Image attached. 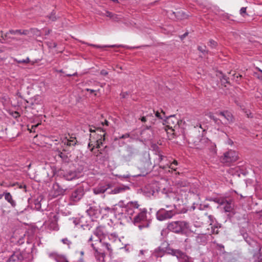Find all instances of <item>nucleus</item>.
Segmentation results:
<instances>
[{
  "label": "nucleus",
  "mask_w": 262,
  "mask_h": 262,
  "mask_svg": "<svg viewBox=\"0 0 262 262\" xmlns=\"http://www.w3.org/2000/svg\"><path fill=\"white\" fill-rule=\"evenodd\" d=\"M129 188L126 186H120L116 187L114 189L112 190L109 193L110 194H117L124 192L127 190H128Z\"/></svg>",
  "instance_id": "obj_21"
},
{
  "label": "nucleus",
  "mask_w": 262,
  "mask_h": 262,
  "mask_svg": "<svg viewBox=\"0 0 262 262\" xmlns=\"http://www.w3.org/2000/svg\"><path fill=\"white\" fill-rule=\"evenodd\" d=\"M218 203L221 205H224V209L225 212H230L232 210V205L231 204V202H229L226 200H222L221 201H219Z\"/></svg>",
  "instance_id": "obj_20"
},
{
  "label": "nucleus",
  "mask_w": 262,
  "mask_h": 262,
  "mask_svg": "<svg viewBox=\"0 0 262 262\" xmlns=\"http://www.w3.org/2000/svg\"><path fill=\"white\" fill-rule=\"evenodd\" d=\"M141 135L144 140H149L152 139L154 137V131L151 126H145L141 132Z\"/></svg>",
  "instance_id": "obj_10"
},
{
  "label": "nucleus",
  "mask_w": 262,
  "mask_h": 262,
  "mask_svg": "<svg viewBox=\"0 0 262 262\" xmlns=\"http://www.w3.org/2000/svg\"><path fill=\"white\" fill-rule=\"evenodd\" d=\"M245 113L246 114V115L248 118L252 117V116H251V113L250 112V111H246Z\"/></svg>",
  "instance_id": "obj_53"
},
{
  "label": "nucleus",
  "mask_w": 262,
  "mask_h": 262,
  "mask_svg": "<svg viewBox=\"0 0 262 262\" xmlns=\"http://www.w3.org/2000/svg\"><path fill=\"white\" fill-rule=\"evenodd\" d=\"M5 199L9 202L13 207L16 206V203L13 200L12 196L10 192H4Z\"/></svg>",
  "instance_id": "obj_23"
},
{
  "label": "nucleus",
  "mask_w": 262,
  "mask_h": 262,
  "mask_svg": "<svg viewBox=\"0 0 262 262\" xmlns=\"http://www.w3.org/2000/svg\"><path fill=\"white\" fill-rule=\"evenodd\" d=\"M94 235L97 237V239H95V242L98 243H101L102 239L101 236L103 235V230L101 227H98L94 232Z\"/></svg>",
  "instance_id": "obj_18"
},
{
  "label": "nucleus",
  "mask_w": 262,
  "mask_h": 262,
  "mask_svg": "<svg viewBox=\"0 0 262 262\" xmlns=\"http://www.w3.org/2000/svg\"><path fill=\"white\" fill-rule=\"evenodd\" d=\"M93 241V237L92 236H91V237L89 239L88 242H90Z\"/></svg>",
  "instance_id": "obj_64"
},
{
  "label": "nucleus",
  "mask_w": 262,
  "mask_h": 262,
  "mask_svg": "<svg viewBox=\"0 0 262 262\" xmlns=\"http://www.w3.org/2000/svg\"><path fill=\"white\" fill-rule=\"evenodd\" d=\"M96 244H97L96 243H95V244L92 243L91 244V246L93 248V249L95 250V253L97 254H99L101 256V257L103 259L104 257L105 256L104 250V249L99 248L98 247H96L95 246V245H96Z\"/></svg>",
  "instance_id": "obj_24"
},
{
  "label": "nucleus",
  "mask_w": 262,
  "mask_h": 262,
  "mask_svg": "<svg viewBox=\"0 0 262 262\" xmlns=\"http://www.w3.org/2000/svg\"><path fill=\"white\" fill-rule=\"evenodd\" d=\"M238 159L237 154L234 150H229L224 154L223 161L224 162L230 163L236 161Z\"/></svg>",
  "instance_id": "obj_9"
},
{
  "label": "nucleus",
  "mask_w": 262,
  "mask_h": 262,
  "mask_svg": "<svg viewBox=\"0 0 262 262\" xmlns=\"http://www.w3.org/2000/svg\"><path fill=\"white\" fill-rule=\"evenodd\" d=\"M101 153V152L99 150H98L97 152H95L94 154L95 155V156H98L99 154Z\"/></svg>",
  "instance_id": "obj_58"
},
{
  "label": "nucleus",
  "mask_w": 262,
  "mask_h": 262,
  "mask_svg": "<svg viewBox=\"0 0 262 262\" xmlns=\"http://www.w3.org/2000/svg\"><path fill=\"white\" fill-rule=\"evenodd\" d=\"M129 137V135L128 134H125L124 135H123L122 136L120 137V139H124L127 138Z\"/></svg>",
  "instance_id": "obj_51"
},
{
  "label": "nucleus",
  "mask_w": 262,
  "mask_h": 262,
  "mask_svg": "<svg viewBox=\"0 0 262 262\" xmlns=\"http://www.w3.org/2000/svg\"><path fill=\"white\" fill-rule=\"evenodd\" d=\"M167 254L177 257V259H188L186 254L179 249H174L169 247L167 244Z\"/></svg>",
  "instance_id": "obj_8"
},
{
  "label": "nucleus",
  "mask_w": 262,
  "mask_h": 262,
  "mask_svg": "<svg viewBox=\"0 0 262 262\" xmlns=\"http://www.w3.org/2000/svg\"><path fill=\"white\" fill-rule=\"evenodd\" d=\"M209 117L211 119H212L214 122L215 123L219 125L221 123H222V120L215 117L212 114L210 113L209 115Z\"/></svg>",
  "instance_id": "obj_29"
},
{
  "label": "nucleus",
  "mask_w": 262,
  "mask_h": 262,
  "mask_svg": "<svg viewBox=\"0 0 262 262\" xmlns=\"http://www.w3.org/2000/svg\"><path fill=\"white\" fill-rule=\"evenodd\" d=\"M167 228L172 232L183 234L189 228V224L186 221L171 222L167 224Z\"/></svg>",
  "instance_id": "obj_3"
},
{
  "label": "nucleus",
  "mask_w": 262,
  "mask_h": 262,
  "mask_svg": "<svg viewBox=\"0 0 262 262\" xmlns=\"http://www.w3.org/2000/svg\"><path fill=\"white\" fill-rule=\"evenodd\" d=\"M162 115L160 113H159V112H156V113H155V116L158 118L159 119H164L166 117L165 116V113L163 112V111H162Z\"/></svg>",
  "instance_id": "obj_34"
},
{
  "label": "nucleus",
  "mask_w": 262,
  "mask_h": 262,
  "mask_svg": "<svg viewBox=\"0 0 262 262\" xmlns=\"http://www.w3.org/2000/svg\"><path fill=\"white\" fill-rule=\"evenodd\" d=\"M165 254H167V244L163 243L160 246L155 249L153 253L154 255L158 257H162Z\"/></svg>",
  "instance_id": "obj_12"
},
{
  "label": "nucleus",
  "mask_w": 262,
  "mask_h": 262,
  "mask_svg": "<svg viewBox=\"0 0 262 262\" xmlns=\"http://www.w3.org/2000/svg\"><path fill=\"white\" fill-rule=\"evenodd\" d=\"M61 242L63 244L67 245L69 248H70V246L72 245V242L68 238H64L62 239Z\"/></svg>",
  "instance_id": "obj_32"
},
{
  "label": "nucleus",
  "mask_w": 262,
  "mask_h": 262,
  "mask_svg": "<svg viewBox=\"0 0 262 262\" xmlns=\"http://www.w3.org/2000/svg\"><path fill=\"white\" fill-rule=\"evenodd\" d=\"M148 226V224L146 223V225H139L138 227L140 229H142L143 228L147 227Z\"/></svg>",
  "instance_id": "obj_50"
},
{
  "label": "nucleus",
  "mask_w": 262,
  "mask_h": 262,
  "mask_svg": "<svg viewBox=\"0 0 262 262\" xmlns=\"http://www.w3.org/2000/svg\"><path fill=\"white\" fill-rule=\"evenodd\" d=\"M41 199L37 198L34 200V208L37 210H40L41 209Z\"/></svg>",
  "instance_id": "obj_28"
},
{
  "label": "nucleus",
  "mask_w": 262,
  "mask_h": 262,
  "mask_svg": "<svg viewBox=\"0 0 262 262\" xmlns=\"http://www.w3.org/2000/svg\"><path fill=\"white\" fill-rule=\"evenodd\" d=\"M245 241L254 249L253 251L254 253L259 252V253L262 252V247L254 240L252 239L251 237H249L248 238L246 239Z\"/></svg>",
  "instance_id": "obj_14"
},
{
  "label": "nucleus",
  "mask_w": 262,
  "mask_h": 262,
  "mask_svg": "<svg viewBox=\"0 0 262 262\" xmlns=\"http://www.w3.org/2000/svg\"><path fill=\"white\" fill-rule=\"evenodd\" d=\"M246 7H242L240 10V14L243 17H245L246 15H248L246 12Z\"/></svg>",
  "instance_id": "obj_40"
},
{
  "label": "nucleus",
  "mask_w": 262,
  "mask_h": 262,
  "mask_svg": "<svg viewBox=\"0 0 262 262\" xmlns=\"http://www.w3.org/2000/svg\"><path fill=\"white\" fill-rule=\"evenodd\" d=\"M168 200H169V198L167 195H166L165 198L164 200H163L161 202L162 205L165 207V208L166 205L171 204V203H169L168 202Z\"/></svg>",
  "instance_id": "obj_35"
},
{
  "label": "nucleus",
  "mask_w": 262,
  "mask_h": 262,
  "mask_svg": "<svg viewBox=\"0 0 262 262\" xmlns=\"http://www.w3.org/2000/svg\"><path fill=\"white\" fill-rule=\"evenodd\" d=\"M224 15L225 18H226V19H229V15L228 14H225Z\"/></svg>",
  "instance_id": "obj_61"
},
{
  "label": "nucleus",
  "mask_w": 262,
  "mask_h": 262,
  "mask_svg": "<svg viewBox=\"0 0 262 262\" xmlns=\"http://www.w3.org/2000/svg\"><path fill=\"white\" fill-rule=\"evenodd\" d=\"M76 137L71 136L70 137V139H67L64 143L67 144L68 146H74L76 144Z\"/></svg>",
  "instance_id": "obj_26"
},
{
  "label": "nucleus",
  "mask_w": 262,
  "mask_h": 262,
  "mask_svg": "<svg viewBox=\"0 0 262 262\" xmlns=\"http://www.w3.org/2000/svg\"><path fill=\"white\" fill-rule=\"evenodd\" d=\"M147 210L145 208L140 209V211L134 218V224L139 223L144 221L146 218Z\"/></svg>",
  "instance_id": "obj_13"
},
{
  "label": "nucleus",
  "mask_w": 262,
  "mask_h": 262,
  "mask_svg": "<svg viewBox=\"0 0 262 262\" xmlns=\"http://www.w3.org/2000/svg\"><path fill=\"white\" fill-rule=\"evenodd\" d=\"M123 204V201H121L118 204V207L115 209V214L116 216L118 217L119 219L123 218H127L129 217L131 218V216L135 212V209H137L140 207V204L138 201H130L126 204L122 206Z\"/></svg>",
  "instance_id": "obj_1"
},
{
  "label": "nucleus",
  "mask_w": 262,
  "mask_h": 262,
  "mask_svg": "<svg viewBox=\"0 0 262 262\" xmlns=\"http://www.w3.org/2000/svg\"><path fill=\"white\" fill-rule=\"evenodd\" d=\"M105 15L107 17L112 18L114 16V15L112 12L106 11L105 13Z\"/></svg>",
  "instance_id": "obj_47"
},
{
  "label": "nucleus",
  "mask_w": 262,
  "mask_h": 262,
  "mask_svg": "<svg viewBox=\"0 0 262 262\" xmlns=\"http://www.w3.org/2000/svg\"><path fill=\"white\" fill-rule=\"evenodd\" d=\"M112 187V185L110 183L106 184H99L95 188H93V192L95 194H102L106 192L108 189Z\"/></svg>",
  "instance_id": "obj_11"
},
{
  "label": "nucleus",
  "mask_w": 262,
  "mask_h": 262,
  "mask_svg": "<svg viewBox=\"0 0 262 262\" xmlns=\"http://www.w3.org/2000/svg\"><path fill=\"white\" fill-rule=\"evenodd\" d=\"M216 114L221 116L225 119V120H226V121L225 122V124L227 123L228 122L229 123L233 121V116L228 111L220 112L219 113H216Z\"/></svg>",
  "instance_id": "obj_16"
},
{
  "label": "nucleus",
  "mask_w": 262,
  "mask_h": 262,
  "mask_svg": "<svg viewBox=\"0 0 262 262\" xmlns=\"http://www.w3.org/2000/svg\"><path fill=\"white\" fill-rule=\"evenodd\" d=\"M171 164H172V165H178V162L176 160H174Z\"/></svg>",
  "instance_id": "obj_63"
},
{
  "label": "nucleus",
  "mask_w": 262,
  "mask_h": 262,
  "mask_svg": "<svg viewBox=\"0 0 262 262\" xmlns=\"http://www.w3.org/2000/svg\"><path fill=\"white\" fill-rule=\"evenodd\" d=\"M166 262H174V260L173 258L170 257H167L166 259Z\"/></svg>",
  "instance_id": "obj_55"
},
{
  "label": "nucleus",
  "mask_w": 262,
  "mask_h": 262,
  "mask_svg": "<svg viewBox=\"0 0 262 262\" xmlns=\"http://www.w3.org/2000/svg\"><path fill=\"white\" fill-rule=\"evenodd\" d=\"M196 242L201 244H205L207 239L206 236L204 234L199 235L196 237Z\"/></svg>",
  "instance_id": "obj_25"
},
{
  "label": "nucleus",
  "mask_w": 262,
  "mask_h": 262,
  "mask_svg": "<svg viewBox=\"0 0 262 262\" xmlns=\"http://www.w3.org/2000/svg\"><path fill=\"white\" fill-rule=\"evenodd\" d=\"M63 177L68 181H72L78 178V173L75 171H70L63 175Z\"/></svg>",
  "instance_id": "obj_17"
},
{
  "label": "nucleus",
  "mask_w": 262,
  "mask_h": 262,
  "mask_svg": "<svg viewBox=\"0 0 262 262\" xmlns=\"http://www.w3.org/2000/svg\"><path fill=\"white\" fill-rule=\"evenodd\" d=\"M86 44L88 46L94 47L97 48H104V47H114L115 46V45L101 46L94 45V44H91V43H86Z\"/></svg>",
  "instance_id": "obj_36"
},
{
  "label": "nucleus",
  "mask_w": 262,
  "mask_h": 262,
  "mask_svg": "<svg viewBox=\"0 0 262 262\" xmlns=\"http://www.w3.org/2000/svg\"><path fill=\"white\" fill-rule=\"evenodd\" d=\"M152 116V114H148L145 116H143L140 118L141 121L142 122H145L148 119V118Z\"/></svg>",
  "instance_id": "obj_41"
},
{
  "label": "nucleus",
  "mask_w": 262,
  "mask_h": 262,
  "mask_svg": "<svg viewBox=\"0 0 262 262\" xmlns=\"http://www.w3.org/2000/svg\"><path fill=\"white\" fill-rule=\"evenodd\" d=\"M231 76L232 77V79L235 80L236 82L239 83L240 81V79L242 77V76L239 74L234 73Z\"/></svg>",
  "instance_id": "obj_30"
},
{
  "label": "nucleus",
  "mask_w": 262,
  "mask_h": 262,
  "mask_svg": "<svg viewBox=\"0 0 262 262\" xmlns=\"http://www.w3.org/2000/svg\"><path fill=\"white\" fill-rule=\"evenodd\" d=\"M84 194L85 191L83 187H78L72 191L69 200L72 204H75L82 199Z\"/></svg>",
  "instance_id": "obj_5"
},
{
  "label": "nucleus",
  "mask_w": 262,
  "mask_h": 262,
  "mask_svg": "<svg viewBox=\"0 0 262 262\" xmlns=\"http://www.w3.org/2000/svg\"><path fill=\"white\" fill-rule=\"evenodd\" d=\"M102 125H106V126L108 125V122L107 120H105L104 122L102 123Z\"/></svg>",
  "instance_id": "obj_57"
},
{
  "label": "nucleus",
  "mask_w": 262,
  "mask_h": 262,
  "mask_svg": "<svg viewBox=\"0 0 262 262\" xmlns=\"http://www.w3.org/2000/svg\"><path fill=\"white\" fill-rule=\"evenodd\" d=\"M16 61L17 63H26L29 62L30 59L28 57H27L26 59L18 60H16Z\"/></svg>",
  "instance_id": "obj_43"
},
{
  "label": "nucleus",
  "mask_w": 262,
  "mask_h": 262,
  "mask_svg": "<svg viewBox=\"0 0 262 262\" xmlns=\"http://www.w3.org/2000/svg\"><path fill=\"white\" fill-rule=\"evenodd\" d=\"M208 218L209 219V220L211 221V222H213V216L211 215H208Z\"/></svg>",
  "instance_id": "obj_59"
},
{
  "label": "nucleus",
  "mask_w": 262,
  "mask_h": 262,
  "mask_svg": "<svg viewBox=\"0 0 262 262\" xmlns=\"http://www.w3.org/2000/svg\"><path fill=\"white\" fill-rule=\"evenodd\" d=\"M166 119L164 121L167 124V127L171 129L173 132L172 134L176 136H178L181 135V133L183 134V129H181L180 131V121L177 119L174 115H171L168 117H165Z\"/></svg>",
  "instance_id": "obj_4"
},
{
  "label": "nucleus",
  "mask_w": 262,
  "mask_h": 262,
  "mask_svg": "<svg viewBox=\"0 0 262 262\" xmlns=\"http://www.w3.org/2000/svg\"><path fill=\"white\" fill-rule=\"evenodd\" d=\"M208 45L212 48H215L217 46V43L213 39H210L209 41Z\"/></svg>",
  "instance_id": "obj_37"
},
{
  "label": "nucleus",
  "mask_w": 262,
  "mask_h": 262,
  "mask_svg": "<svg viewBox=\"0 0 262 262\" xmlns=\"http://www.w3.org/2000/svg\"><path fill=\"white\" fill-rule=\"evenodd\" d=\"M167 167H169V168L173 170H176V168L173 166V165H172V164H170V165L169 166H168L167 165Z\"/></svg>",
  "instance_id": "obj_52"
},
{
  "label": "nucleus",
  "mask_w": 262,
  "mask_h": 262,
  "mask_svg": "<svg viewBox=\"0 0 262 262\" xmlns=\"http://www.w3.org/2000/svg\"><path fill=\"white\" fill-rule=\"evenodd\" d=\"M146 168L147 169H148L149 167H150V165H151V163H150V162L149 161H146Z\"/></svg>",
  "instance_id": "obj_56"
},
{
  "label": "nucleus",
  "mask_w": 262,
  "mask_h": 262,
  "mask_svg": "<svg viewBox=\"0 0 262 262\" xmlns=\"http://www.w3.org/2000/svg\"><path fill=\"white\" fill-rule=\"evenodd\" d=\"M58 217V215L54 213H50L49 216V219L44 223L45 227L50 230L57 231L59 229L57 224Z\"/></svg>",
  "instance_id": "obj_6"
},
{
  "label": "nucleus",
  "mask_w": 262,
  "mask_h": 262,
  "mask_svg": "<svg viewBox=\"0 0 262 262\" xmlns=\"http://www.w3.org/2000/svg\"><path fill=\"white\" fill-rule=\"evenodd\" d=\"M24 256L19 251H16L9 257L7 262H21Z\"/></svg>",
  "instance_id": "obj_15"
},
{
  "label": "nucleus",
  "mask_w": 262,
  "mask_h": 262,
  "mask_svg": "<svg viewBox=\"0 0 262 262\" xmlns=\"http://www.w3.org/2000/svg\"><path fill=\"white\" fill-rule=\"evenodd\" d=\"M211 229H212V233L213 234H217L219 233V228L217 226L212 227Z\"/></svg>",
  "instance_id": "obj_42"
},
{
  "label": "nucleus",
  "mask_w": 262,
  "mask_h": 262,
  "mask_svg": "<svg viewBox=\"0 0 262 262\" xmlns=\"http://www.w3.org/2000/svg\"><path fill=\"white\" fill-rule=\"evenodd\" d=\"M166 209L164 208L160 209L156 213L157 219L160 221L170 219L177 213V207L174 204L166 205Z\"/></svg>",
  "instance_id": "obj_2"
},
{
  "label": "nucleus",
  "mask_w": 262,
  "mask_h": 262,
  "mask_svg": "<svg viewBox=\"0 0 262 262\" xmlns=\"http://www.w3.org/2000/svg\"><path fill=\"white\" fill-rule=\"evenodd\" d=\"M163 156L162 155H159V161L161 162L163 159Z\"/></svg>",
  "instance_id": "obj_60"
},
{
  "label": "nucleus",
  "mask_w": 262,
  "mask_h": 262,
  "mask_svg": "<svg viewBox=\"0 0 262 262\" xmlns=\"http://www.w3.org/2000/svg\"><path fill=\"white\" fill-rule=\"evenodd\" d=\"M56 186L59 189V190L58 191L59 193L60 194H63L64 193V192H65L66 191V189H60L59 188V185L57 183H56L54 185V187H55Z\"/></svg>",
  "instance_id": "obj_44"
},
{
  "label": "nucleus",
  "mask_w": 262,
  "mask_h": 262,
  "mask_svg": "<svg viewBox=\"0 0 262 262\" xmlns=\"http://www.w3.org/2000/svg\"><path fill=\"white\" fill-rule=\"evenodd\" d=\"M198 50L202 53H205L206 51L203 49L201 46H199L198 48Z\"/></svg>",
  "instance_id": "obj_54"
},
{
  "label": "nucleus",
  "mask_w": 262,
  "mask_h": 262,
  "mask_svg": "<svg viewBox=\"0 0 262 262\" xmlns=\"http://www.w3.org/2000/svg\"><path fill=\"white\" fill-rule=\"evenodd\" d=\"M100 74L102 75L106 76L108 74V72L105 70H102L100 71Z\"/></svg>",
  "instance_id": "obj_49"
},
{
  "label": "nucleus",
  "mask_w": 262,
  "mask_h": 262,
  "mask_svg": "<svg viewBox=\"0 0 262 262\" xmlns=\"http://www.w3.org/2000/svg\"><path fill=\"white\" fill-rule=\"evenodd\" d=\"M86 90H87V91L90 92L91 93H94L95 91L94 90L89 89H88Z\"/></svg>",
  "instance_id": "obj_62"
},
{
  "label": "nucleus",
  "mask_w": 262,
  "mask_h": 262,
  "mask_svg": "<svg viewBox=\"0 0 262 262\" xmlns=\"http://www.w3.org/2000/svg\"><path fill=\"white\" fill-rule=\"evenodd\" d=\"M101 138H99L98 137H97V141H96V144L95 145V147L96 148H99L100 147V145L102 144Z\"/></svg>",
  "instance_id": "obj_39"
},
{
  "label": "nucleus",
  "mask_w": 262,
  "mask_h": 262,
  "mask_svg": "<svg viewBox=\"0 0 262 262\" xmlns=\"http://www.w3.org/2000/svg\"><path fill=\"white\" fill-rule=\"evenodd\" d=\"M86 213L93 220L102 217L101 209L98 206H90L87 209Z\"/></svg>",
  "instance_id": "obj_7"
},
{
  "label": "nucleus",
  "mask_w": 262,
  "mask_h": 262,
  "mask_svg": "<svg viewBox=\"0 0 262 262\" xmlns=\"http://www.w3.org/2000/svg\"><path fill=\"white\" fill-rule=\"evenodd\" d=\"M241 234L243 236V237L245 240L248 238V237H249V236H248L247 233H246V232L243 233L242 231H241Z\"/></svg>",
  "instance_id": "obj_48"
},
{
  "label": "nucleus",
  "mask_w": 262,
  "mask_h": 262,
  "mask_svg": "<svg viewBox=\"0 0 262 262\" xmlns=\"http://www.w3.org/2000/svg\"><path fill=\"white\" fill-rule=\"evenodd\" d=\"M176 185L178 187H185L189 186V183L186 180H179L177 182Z\"/></svg>",
  "instance_id": "obj_27"
},
{
  "label": "nucleus",
  "mask_w": 262,
  "mask_h": 262,
  "mask_svg": "<svg viewBox=\"0 0 262 262\" xmlns=\"http://www.w3.org/2000/svg\"><path fill=\"white\" fill-rule=\"evenodd\" d=\"M49 18L54 21L57 19L56 16L55 15V13L53 11L52 12L51 14L48 16Z\"/></svg>",
  "instance_id": "obj_38"
},
{
  "label": "nucleus",
  "mask_w": 262,
  "mask_h": 262,
  "mask_svg": "<svg viewBox=\"0 0 262 262\" xmlns=\"http://www.w3.org/2000/svg\"><path fill=\"white\" fill-rule=\"evenodd\" d=\"M102 246L103 248H105L108 251L111 252L112 251V249L111 247V245L108 243H102Z\"/></svg>",
  "instance_id": "obj_33"
},
{
  "label": "nucleus",
  "mask_w": 262,
  "mask_h": 262,
  "mask_svg": "<svg viewBox=\"0 0 262 262\" xmlns=\"http://www.w3.org/2000/svg\"><path fill=\"white\" fill-rule=\"evenodd\" d=\"M58 156L64 161H67L68 160V155L62 151H59Z\"/></svg>",
  "instance_id": "obj_31"
},
{
  "label": "nucleus",
  "mask_w": 262,
  "mask_h": 262,
  "mask_svg": "<svg viewBox=\"0 0 262 262\" xmlns=\"http://www.w3.org/2000/svg\"><path fill=\"white\" fill-rule=\"evenodd\" d=\"M228 78H227L226 76L223 75L222 78L221 79L222 81L224 83H229Z\"/></svg>",
  "instance_id": "obj_46"
},
{
  "label": "nucleus",
  "mask_w": 262,
  "mask_h": 262,
  "mask_svg": "<svg viewBox=\"0 0 262 262\" xmlns=\"http://www.w3.org/2000/svg\"><path fill=\"white\" fill-rule=\"evenodd\" d=\"M29 31L27 30H10L8 32L6 33L5 34V37L7 36V35L10 33L11 34H19L20 35H28L29 34Z\"/></svg>",
  "instance_id": "obj_22"
},
{
  "label": "nucleus",
  "mask_w": 262,
  "mask_h": 262,
  "mask_svg": "<svg viewBox=\"0 0 262 262\" xmlns=\"http://www.w3.org/2000/svg\"><path fill=\"white\" fill-rule=\"evenodd\" d=\"M89 130L91 133H95L97 132V136L99 138H103V140L104 141L105 140L104 137L105 135V130H104L103 128H101V127H97L96 128V129H92V128H90Z\"/></svg>",
  "instance_id": "obj_19"
},
{
  "label": "nucleus",
  "mask_w": 262,
  "mask_h": 262,
  "mask_svg": "<svg viewBox=\"0 0 262 262\" xmlns=\"http://www.w3.org/2000/svg\"><path fill=\"white\" fill-rule=\"evenodd\" d=\"M18 185V187L19 188H20V189H22V188L25 189V191H26V185L25 184H24V183H22V184L17 183V184H15V185Z\"/></svg>",
  "instance_id": "obj_45"
}]
</instances>
